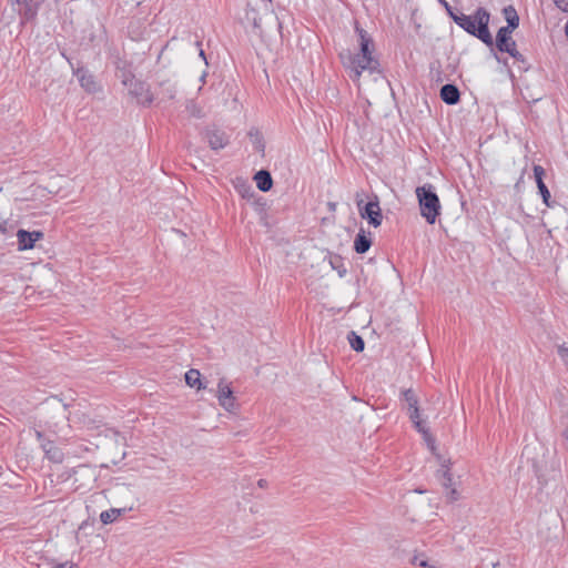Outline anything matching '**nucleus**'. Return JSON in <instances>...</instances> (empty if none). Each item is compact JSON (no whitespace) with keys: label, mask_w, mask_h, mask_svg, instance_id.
<instances>
[{"label":"nucleus","mask_w":568,"mask_h":568,"mask_svg":"<svg viewBox=\"0 0 568 568\" xmlns=\"http://www.w3.org/2000/svg\"><path fill=\"white\" fill-rule=\"evenodd\" d=\"M489 13L484 8H478L474 16L458 13L453 16L456 24L467 31L469 34L477 37L487 45H493V37L488 30Z\"/></svg>","instance_id":"nucleus-1"},{"label":"nucleus","mask_w":568,"mask_h":568,"mask_svg":"<svg viewBox=\"0 0 568 568\" xmlns=\"http://www.w3.org/2000/svg\"><path fill=\"white\" fill-rule=\"evenodd\" d=\"M418 200L420 215L428 224H434L440 214V201L434 185L426 183L415 190Z\"/></svg>","instance_id":"nucleus-2"},{"label":"nucleus","mask_w":568,"mask_h":568,"mask_svg":"<svg viewBox=\"0 0 568 568\" xmlns=\"http://www.w3.org/2000/svg\"><path fill=\"white\" fill-rule=\"evenodd\" d=\"M341 58L345 59V55L342 53ZM343 61L346 68L351 70V78L353 80H358L364 70L374 71L378 65V62L373 55H352L349 52L347 53V62L345 60Z\"/></svg>","instance_id":"nucleus-3"},{"label":"nucleus","mask_w":568,"mask_h":568,"mask_svg":"<svg viewBox=\"0 0 568 568\" xmlns=\"http://www.w3.org/2000/svg\"><path fill=\"white\" fill-rule=\"evenodd\" d=\"M129 85V92L138 99V102L143 105H150L153 101V94L150 88L138 80L131 79L129 82L124 81Z\"/></svg>","instance_id":"nucleus-4"},{"label":"nucleus","mask_w":568,"mask_h":568,"mask_svg":"<svg viewBox=\"0 0 568 568\" xmlns=\"http://www.w3.org/2000/svg\"><path fill=\"white\" fill-rule=\"evenodd\" d=\"M509 28H500L496 37V45L499 51L507 52L514 58L521 57L516 49V42L510 37Z\"/></svg>","instance_id":"nucleus-5"},{"label":"nucleus","mask_w":568,"mask_h":568,"mask_svg":"<svg viewBox=\"0 0 568 568\" xmlns=\"http://www.w3.org/2000/svg\"><path fill=\"white\" fill-rule=\"evenodd\" d=\"M217 400L220 405L226 409L227 412H232L235 408V397L233 395V390L230 387L227 383H225V379H220L217 384Z\"/></svg>","instance_id":"nucleus-6"},{"label":"nucleus","mask_w":568,"mask_h":568,"mask_svg":"<svg viewBox=\"0 0 568 568\" xmlns=\"http://www.w3.org/2000/svg\"><path fill=\"white\" fill-rule=\"evenodd\" d=\"M36 435L38 440L41 443V448L43 449L45 457L53 463H62L63 453L61 449L54 446L51 440L44 439L40 430H36Z\"/></svg>","instance_id":"nucleus-7"},{"label":"nucleus","mask_w":568,"mask_h":568,"mask_svg":"<svg viewBox=\"0 0 568 568\" xmlns=\"http://www.w3.org/2000/svg\"><path fill=\"white\" fill-rule=\"evenodd\" d=\"M43 237V233L41 231H26L19 230L17 232L18 239V248L20 251L31 250L34 246V243Z\"/></svg>","instance_id":"nucleus-8"},{"label":"nucleus","mask_w":568,"mask_h":568,"mask_svg":"<svg viewBox=\"0 0 568 568\" xmlns=\"http://www.w3.org/2000/svg\"><path fill=\"white\" fill-rule=\"evenodd\" d=\"M361 215L363 219H367L368 223L375 227L382 224L383 215L378 201H369L364 210H361Z\"/></svg>","instance_id":"nucleus-9"},{"label":"nucleus","mask_w":568,"mask_h":568,"mask_svg":"<svg viewBox=\"0 0 568 568\" xmlns=\"http://www.w3.org/2000/svg\"><path fill=\"white\" fill-rule=\"evenodd\" d=\"M21 17V23L33 19L38 12V6L33 2V0H20V2H16V9Z\"/></svg>","instance_id":"nucleus-10"},{"label":"nucleus","mask_w":568,"mask_h":568,"mask_svg":"<svg viewBox=\"0 0 568 568\" xmlns=\"http://www.w3.org/2000/svg\"><path fill=\"white\" fill-rule=\"evenodd\" d=\"M44 410L51 409L58 414V420L49 424V427H57L61 422H64L68 419L67 415V405L62 404L59 399L52 398L51 400H48L44 403L43 406Z\"/></svg>","instance_id":"nucleus-11"},{"label":"nucleus","mask_w":568,"mask_h":568,"mask_svg":"<svg viewBox=\"0 0 568 568\" xmlns=\"http://www.w3.org/2000/svg\"><path fill=\"white\" fill-rule=\"evenodd\" d=\"M206 139L212 150L217 151L229 144V136L217 129L207 130Z\"/></svg>","instance_id":"nucleus-12"},{"label":"nucleus","mask_w":568,"mask_h":568,"mask_svg":"<svg viewBox=\"0 0 568 568\" xmlns=\"http://www.w3.org/2000/svg\"><path fill=\"white\" fill-rule=\"evenodd\" d=\"M544 175H545V170L542 166L540 165H535L534 166V176H535V180H536V183H537V187H538V191L542 197V202L547 205V206H551L550 205V192L548 190V187L546 186V184L544 183Z\"/></svg>","instance_id":"nucleus-13"},{"label":"nucleus","mask_w":568,"mask_h":568,"mask_svg":"<svg viewBox=\"0 0 568 568\" xmlns=\"http://www.w3.org/2000/svg\"><path fill=\"white\" fill-rule=\"evenodd\" d=\"M402 400L406 404L409 417L417 418V413H419L418 408V397L414 389L407 388L402 392Z\"/></svg>","instance_id":"nucleus-14"},{"label":"nucleus","mask_w":568,"mask_h":568,"mask_svg":"<svg viewBox=\"0 0 568 568\" xmlns=\"http://www.w3.org/2000/svg\"><path fill=\"white\" fill-rule=\"evenodd\" d=\"M74 74L78 77L80 85L88 92L92 93L98 90L97 82L94 81V77L85 69L78 68L74 70Z\"/></svg>","instance_id":"nucleus-15"},{"label":"nucleus","mask_w":568,"mask_h":568,"mask_svg":"<svg viewBox=\"0 0 568 568\" xmlns=\"http://www.w3.org/2000/svg\"><path fill=\"white\" fill-rule=\"evenodd\" d=\"M440 99L449 105H455L459 102L460 92L455 84H445L440 89Z\"/></svg>","instance_id":"nucleus-16"},{"label":"nucleus","mask_w":568,"mask_h":568,"mask_svg":"<svg viewBox=\"0 0 568 568\" xmlns=\"http://www.w3.org/2000/svg\"><path fill=\"white\" fill-rule=\"evenodd\" d=\"M355 30L359 37L361 52L358 54L372 55L373 40H372L371 36L364 29L359 28L358 24H356Z\"/></svg>","instance_id":"nucleus-17"},{"label":"nucleus","mask_w":568,"mask_h":568,"mask_svg":"<svg viewBox=\"0 0 568 568\" xmlns=\"http://www.w3.org/2000/svg\"><path fill=\"white\" fill-rule=\"evenodd\" d=\"M132 510V507L130 508H110L108 510H104L100 514V520L104 525L112 524L118 520L119 517L124 515L126 511Z\"/></svg>","instance_id":"nucleus-18"},{"label":"nucleus","mask_w":568,"mask_h":568,"mask_svg":"<svg viewBox=\"0 0 568 568\" xmlns=\"http://www.w3.org/2000/svg\"><path fill=\"white\" fill-rule=\"evenodd\" d=\"M409 419L412 420V423L414 424L415 428L420 433L423 434V437L424 439L426 440L427 445L429 446V448L432 450H434V438L432 437L428 428L426 427L425 423L423 419H420V415L419 413H417V418H414V417H409Z\"/></svg>","instance_id":"nucleus-19"},{"label":"nucleus","mask_w":568,"mask_h":568,"mask_svg":"<svg viewBox=\"0 0 568 568\" xmlns=\"http://www.w3.org/2000/svg\"><path fill=\"white\" fill-rule=\"evenodd\" d=\"M256 186L262 192H267L273 185V180L268 171L261 170L255 174Z\"/></svg>","instance_id":"nucleus-20"},{"label":"nucleus","mask_w":568,"mask_h":568,"mask_svg":"<svg viewBox=\"0 0 568 568\" xmlns=\"http://www.w3.org/2000/svg\"><path fill=\"white\" fill-rule=\"evenodd\" d=\"M372 245L371 239H368L363 230H361L354 241V248L356 253L364 254L366 253Z\"/></svg>","instance_id":"nucleus-21"},{"label":"nucleus","mask_w":568,"mask_h":568,"mask_svg":"<svg viewBox=\"0 0 568 568\" xmlns=\"http://www.w3.org/2000/svg\"><path fill=\"white\" fill-rule=\"evenodd\" d=\"M442 485L447 490L446 496L450 501L459 498V494L455 488H452V475L448 469L443 470Z\"/></svg>","instance_id":"nucleus-22"},{"label":"nucleus","mask_w":568,"mask_h":568,"mask_svg":"<svg viewBox=\"0 0 568 568\" xmlns=\"http://www.w3.org/2000/svg\"><path fill=\"white\" fill-rule=\"evenodd\" d=\"M503 12L508 23L505 28H509V32H513L519 26L517 11L513 6H508L504 8Z\"/></svg>","instance_id":"nucleus-23"},{"label":"nucleus","mask_w":568,"mask_h":568,"mask_svg":"<svg viewBox=\"0 0 568 568\" xmlns=\"http://www.w3.org/2000/svg\"><path fill=\"white\" fill-rule=\"evenodd\" d=\"M245 19L248 23L252 24L255 31H261V18L257 10L252 7L250 3L246 4L245 8Z\"/></svg>","instance_id":"nucleus-24"},{"label":"nucleus","mask_w":568,"mask_h":568,"mask_svg":"<svg viewBox=\"0 0 568 568\" xmlns=\"http://www.w3.org/2000/svg\"><path fill=\"white\" fill-rule=\"evenodd\" d=\"M185 383L190 387H196L197 389L204 388L201 382V374L197 369H190L185 373Z\"/></svg>","instance_id":"nucleus-25"},{"label":"nucleus","mask_w":568,"mask_h":568,"mask_svg":"<svg viewBox=\"0 0 568 568\" xmlns=\"http://www.w3.org/2000/svg\"><path fill=\"white\" fill-rule=\"evenodd\" d=\"M348 342L351 347L356 352H362L365 347L364 339L356 335L354 332H351L348 335Z\"/></svg>","instance_id":"nucleus-26"},{"label":"nucleus","mask_w":568,"mask_h":568,"mask_svg":"<svg viewBox=\"0 0 568 568\" xmlns=\"http://www.w3.org/2000/svg\"><path fill=\"white\" fill-rule=\"evenodd\" d=\"M412 564L420 568H435V566L429 562V559L423 554L414 556L412 558Z\"/></svg>","instance_id":"nucleus-27"},{"label":"nucleus","mask_w":568,"mask_h":568,"mask_svg":"<svg viewBox=\"0 0 568 568\" xmlns=\"http://www.w3.org/2000/svg\"><path fill=\"white\" fill-rule=\"evenodd\" d=\"M175 93H176V89H175V87H174V85H172V84H169V87L164 90V94H165V98H166L168 100H172V99H174Z\"/></svg>","instance_id":"nucleus-28"},{"label":"nucleus","mask_w":568,"mask_h":568,"mask_svg":"<svg viewBox=\"0 0 568 568\" xmlns=\"http://www.w3.org/2000/svg\"><path fill=\"white\" fill-rule=\"evenodd\" d=\"M558 355L568 365V348L564 345L558 347Z\"/></svg>","instance_id":"nucleus-29"},{"label":"nucleus","mask_w":568,"mask_h":568,"mask_svg":"<svg viewBox=\"0 0 568 568\" xmlns=\"http://www.w3.org/2000/svg\"><path fill=\"white\" fill-rule=\"evenodd\" d=\"M556 6L562 11H568V0H554Z\"/></svg>","instance_id":"nucleus-30"},{"label":"nucleus","mask_w":568,"mask_h":568,"mask_svg":"<svg viewBox=\"0 0 568 568\" xmlns=\"http://www.w3.org/2000/svg\"><path fill=\"white\" fill-rule=\"evenodd\" d=\"M438 2L440 4L444 6V8L447 10L448 14L450 16V18L453 19V16H457L458 13H454L450 6L448 4V2L446 0H438Z\"/></svg>","instance_id":"nucleus-31"},{"label":"nucleus","mask_w":568,"mask_h":568,"mask_svg":"<svg viewBox=\"0 0 568 568\" xmlns=\"http://www.w3.org/2000/svg\"><path fill=\"white\" fill-rule=\"evenodd\" d=\"M257 485H258L261 488H264V487H266L267 481H266L265 479H260V480L257 481Z\"/></svg>","instance_id":"nucleus-32"},{"label":"nucleus","mask_w":568,"mask_h":568,"mask_svg":"<svg viewBox=\"0 0 568 568\" xmlns=\"http://www.w3.org/2000/svg\"><path fill=\"white\" fill-rule=\"evenodd\" d=\"M199 55L206 62L205 53H204V50L202 48H200Z\"/></svg>","instance_id":"nucleus-33"},{"label":"nucleus","mask_w":568,"mask_h":568,"mask_svg":"<svg viewBox=\"0 0 568 568\" xmlns=\"http://www.w3.org/2000/svg\"><path fill=\"white\" fill-rule=\"evenodd\" d=\"M16 2H20V0H11V7H12V9H16Z\"/></svg>","instance_id":"nucleus-34"},{"label":"nucleus","mask_w":568,"mask_h":568,"mask_svg":"<svg viewBox=\"0 0 568 568\" xmlns=\"http://www.w3.org/2000/svg\"><path fill=\"white\" fill-rule=\"evenodd\" d=\"M497 566H499L498 562H493V568H496Z\"/></svg>","instance_id":"nucleus-35"},{"label":"nucleus","mask_w":568,"mask_h":568,"mask_svg":"<svg viewBox=\"0 0 568 568\" xmlns=\"http://www.w3.org/2000/svg\"><path fill=\"white\" fill-rule=\"evenodd\" d=\"M59 568H65V565H61Z\"/></svg>","instance_id":"nucleus-36"},{"label":"nucleus","mask_w":568,"mask_h":568,"mask_svg":"<svg viewBox=\"0 0 568 568\" xmlns=\"http://www.w3.org/2000/svg\"><path fill=\"white\" fill-rule=\"evenodd\" d=\"M70 568H72V567H70Z\"/></svg>","instance_id":"nucleus-37"}]
</instances>
